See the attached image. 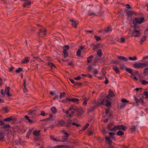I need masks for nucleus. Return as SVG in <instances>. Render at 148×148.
I'll return each mask as SVG.
<instances>
[{
    "mask_svg": "<svg viewBox=\"0 0 148 148\" xmlns=\"http://www.w3.org/2000/svg\"><path fill=\"white\" fill-rule=\"evenodd\" d=\"M144 20V18L143 17H141L140 18L138 17H135L133 19L132 24L133 25H131V26L133 27L134 30H136L139 28V26L137 25V24H141Z\"/></svg>",
    "mask_w": 148,
    "mask_h": 148,
    "instance_id": "1",
    "label": "nucleus"
},
{
    "mask_svg": "<svg viewBox=\"0 0 148 148\" xmlns=\"http://www.w3.org/2000/svg\"><path fill=\"white\" fill-rule=\"evenodd\" d=\"M147 64L145 63H142L138 62L135 63L133 65V66L135 68H142L146 67Z\"/></svg>",
    "mask_w": 148,
    "mask_h": 148,
    "instance_id": "2",
    "label": "nucleus"
},
{
    "mask_svg": "<svg viewBox=\"0 0 148 148\" xmlns=\"http://www.w3.org/2000/svg\"><path fill=\"white\" fill-rule=\"evenodd\" d=\"M75 146L74 143H71L70 144L66 146L65 145H57L55 146L56 148H60V147H66V148H73Z\"/></svg>",
    "mask_w": 148,
    "mask_h": 148,
    "instance_id": "3",
    "label": "nucleus"
},
{
    "mask_svg": "<svg viewBox=\"0 0 148 148\" xmlns=\"http://www.w3.org/2000/svg\"><path fill=\"white\" fill-rule=\"evenodd\" d=\"M77 114L75 115L76 116H79L83 114L84 111L83 109L81 107H77L75 110Z\"/></svg>",
    "mask_w": 148,
    "mask_h": 148,
    "instance_id": "4",
    "label": "nucleus"
},
{
    "mask_svg": "<svg viewBox=\"0 0 148 148\" xmlns=\"http://www.w3.org/2000/svg\"><path fill=\"white\" fill-rule=\"evenodd\" d=\"M132 31L133 32L131 37H132L134 36V37H138L141 35V33L139 31L137 30H133Z\"/></svg>",
    "mask_w": 148,
    "mask_h": 148,
    "instance_id": "5",
    "label": "nucleus"
},
{
    "mask_svg": "<svg viewBox=\"0 0 148 148\" xmlns=\"http://www.w3.org/2000/svg\"><path fill=\"white\" fill-rule=\"evenodd\" d=\"M46 31L45 28H43L40 29L39 32H38V35L41 37H43L46 35Z\"/></svg>",
    "mask_w": 148,
    "mask_h": 148,
    "instance_id": "6",
    "label": "nucleus"
},
{
    "mask_svg": "<svg viewBox=\"0 0 148 148\" xmlns=\"http://www.w3.org/2000/svg\"><path fill=\"white\" fill-rule=\"evenodd\" d=\"M127 127L126 126H124L123 125H116V127L114 129H115V131L117 130H122L123 131H125Z\"/></svg>",
    "mask_w": 148,
    "mask_h": 148,
    "instance_id": "7",
    "label": "nucleus"
},
{
    "mask_svg": "<svg viewBox=\"0 0 148 148\" xmlns=\"http://www.w3.org/2000/svg\"><path fill=\"white\" fill-rule=\"evenodd\" d=\"M113 123H109L108 125H107V128L108 130L110 131H112L114 132H115V129H114V128H115L116 127V125L114 126L113 128H112V127L114 125Z\"/></svg>",
    "mask_w": 148,
    "mask_h": 148,
    "instance_id": "8",
    "label": "nucleus"
},
{
    "mask_svg": "<svg viewBox=\"0 0 148 148\" xmlns=\"http://www.w3.org/2000/svg\"><path fill=\"white\" fill-rule=\"evenodd\" d=\"M108 93L109 94L107 96V98H108V99L109 100H110V98L111 97H115V95L113 92V91L111 89H109Z\"/></svg>",
    "mask_w": 148,
    "mask_h": 148,
    "instance_id": "9",
    "label": "nucleus"
},
{
    "mask_svg": "<svg viewBox=\"0 0 148 148\" xmlns=\"http://www.w3.org/2000/svg\"><path fill=\"white\" fill-rule=\"evenodd\" d=\"M65 123L64 121L62 120H61L60 121H58V123L56 125V126L57 127L62 126L65 124Z\"/></svg>",
    "mask_w": 148,
    "mask_h": 148,
    "instance_id": "10",
    "label": "nucleus"
},
{
    "mask_svg": "<svg viewBox=\"0 0 148 148\" xmlns=\"http://www.w3.org/2000/svg\"><path fill=\"white\" fill-rule=\"evenodd\" d=\"M105 141L108 144H110V143H113L114 144V143H113L112 141V140L110 139V136H106L105 137Z\"/></svg>",
    "mask_w": 148,
    "mask_h": 148,
    "instance_id": "11",
    "label": "nucleus"
},
{
    "mask_svg": "<svg viewBox=\"0 0 148 148\" xmlns=\"http://www.w3.org/2000/svg\"><path fill=\"white\" fill-rule=\"evenodd\" d=\"M112 68L116 73L119 74L120 73L119 68L116 66H112Z\"/></svg>",
    "mask_w": 148,
    "mask_h": 148,
    "instance_id": "12",
    "label": "nucleus"
},
{
    "mask_svg": "<svg viewBox=\"0 0 148 148\" xmlns=\"http://www.w3.org/2000/svg\"><path fill=\"white\" fill-rule=\"evenodd\" d=\"M69 79L71 81V82L73 84H75V85L81 86L82 85V84L81 83H80V82L77 83V82H75L74 80L71 79L70 78H69Z\"/></svg>",
    "mask_w": 148,
    "mask_h": 148,
    "instance_id": "13",
    "label": "nucleus"
},
{
    "mask_svg": "<svg viewBox=\"0 0 148 148\" xmlns=\"http://www.w3.org/2000/svg\"><path fill=\"white\" fill-rule=\"evenodd\" d=\"M40 130L38 131L37 130H34L33 132V134L34 136H38L40 135Z\"/></svg>",
    "mask_w": 148,
    "mask_h": 148,
    "instance_id": "14",
    "label": "nucleus"
},
{
    "mask_svg": "<svg viewBox=\"0 0 148 148\" xmlns=\"http://www.w3.org/2000/svg\"><path fill=\"white\" fill-rule=\"evenodd\" d=\"M29 59L28 57H25L24 59L22 60V63L23 64L27 63L29 62Z\"/></svg>",
    "mask_w": 148,
    "mask_h": 148,
    "instance_id": "15",
    "label": "nucleus"
},
{
    "mask_svg": "<svg viewBox=\"0 0 148 148\" xmlns=\"http://www.w3.org/2000/svg\"><path fill=\"white\" fill-rule=\"evenodd\" d=\"M144 98L143 96L142 95L141 96V97L139 99H138V101H139L138 103H140L143 105H144L145 103V102L144 101L143 98Z\"/></svg>",
    "mask_w": 148,
    "mask_h": 148,
    "instance_id": "16",
    "label": "nucleus"
},
{
    "mask_svg": "<svg viewBox=\"0 0 148 148\" xmlns=\"http://www.w3.org/2000/svg\"><path fill=\"white\" fill-rule=\"evenodd\" d=\"M97 107L95 106L90 107L89 108L87 109V110L88 112H92Z\"/></svg>",
    "mask_w": 148,
    "mask_h": 148,
    "instance_id": "17",
    "label": "nucleus"
},
{
    "mask_svg": "<svg viewBox=\"0 0 148 148\" xmlns=\"http://www.w3.org/2000/svg\"><path fill=\"white\" fill-rule=\"evenodd\" d=\"M63 53L64 55V58H66L68 56V53L67 51L63 47Z\"/></svg>",
    "mask_w": 148,
    "mask_h": 148,
    "instance_id": "18",
    "label": "nucleus"
},
{
    "mask_svg": "<svg viewBox=\"0 0 148 148\" xmlns=\"http://www.w3.org/2000/svg\"><path fill=\"white\" fill-rule=\"evenodd\" d=\"M118 58L119 59H120V60H123L124 61L127 62L128 60V59L125 57L122 56H118Z\"/></svg>",
    "mask_w": 148,
    "mask_h": 148,
    "instance_id": "19",
    "label": "nucleus"
},
{
    "mask_svg": "<svg viewBox=\"0 0 148 148\" xmlns=\"http://www.w3.org/2000/svg\"><path fill=\"white\" fill-rule=\"evenodd\" d=\"M68 136H62V140H58L59 141H61L63 142H66L68 139Z\"/></svg>",
    "mask_w": 148,
    "mask_h": 148,
    "instance_id": "20",
    "label": "nucleus"
},
{
    "mask_svg": "<svg viewBox=\"0 0 148 148\" xmlns=\"http://www.w3.org/2000/svg\"><path fill=\"white\" fill-rule=\"evenodd\" d=\"M13 116H11L7 118L3 119V121H10L12 120H14V119L12 118Z\"/></svg>",
    "mask_w": 148,
    "mask_h": 148,
    "instance_id": "21",
    "label": "nucleus"
},
{
    "mask_svg": "<svg viewBox=\"0 0 148 148\" xmlns=\"http://www.w3.org/2000/svg\"><path fill=\"white\" fill-rule=\"evenodd\" d=\"M77 108L76 106L74 104L71 105L69 108V110H73L75 111Z\"/></svg>",
    "mask_w": 148,
    "mask_h": 148,
    "instance_id": "22",
    "label": "nucleus"
},
{
    "mask_svg": "<svg viewBox=\"0 0 148 148\" xmlns=\"http://www.w3.org/2000/svg\"><path fill=\"white\" fill-rule=\"evenodd\" d=\"M47 65L48 66H50L51 68H53V67H54L55 68L56 67V66L54 65L53 63H51L50 62H48L47 63Z\"/></svg>",
    "mask_w": 148,
    "mask_h": 148,
    "instance_id": "23",
    "label": "nucleus"
},
{
    "mask_svg": "<svg viewBox=\"0 0 148 148\" xmlns=\"http://www.w3.org/2000/svg\"><path fill=\"white\" fill-rule=\"evenodd\" d=\"M92 55H90L87 58V62L88 63H90L92 61V58H93Z\"/></svg>",
    "mask_w": 148,
    "mask_h": 148,
    "instance_id": "24",
    "label": "nucleus"
},
{
    "mask_svg": "<svg viewBox=\"0 0 148 148\" xmlns=\"http://www.w3.org/2000/svg\"><path fill=\"white\" fill-rule=\"evenodd\" d=\"M24 118L25 119L27 120L28 121L29 123L30 124H32V123H34L33 121L32 120L29 119V117L27 116H24Z\"/></svg>",
    "mask_w": 148,
    "mask_h": 148,
    "instance_id": "25",
    "label": "nucleus"
},
{
    "mask_svg": "<svg viewBox=\"0 0 148 148\" xmlns=\"http://www.w3.org/2000/svg\"><path fill=\"white\" fill-rule=\"evenodd\" d=\"M147 38V36H143L140 40V44H142L144 41L146 40Z\"/></svg>",
    "mask_w": 148,
    "mask_h": 148,
    "instance_id": "26",
    "label": "nucleus"
},
{
    "mask_svg": "<svg viewBox=\"0 0 148 148\" xmlns=\"http://www.w3.org/2000/svg\"><path fill=\"white\" fill-rule=\"evenodd\" d=\"M136 129V126L134 125H132L130 128V130L131 133L134 132L135 131Z\"/></svg>",
    "mask_w": 148,
    "mask_h": 148,
    "instance_id": "27",
    "label": "nucleus"
},
{
    "mask_svg": "<svg viewBox=\"0 0 148 148\" xmlns=\"http://www.w3.org/2000/svg\"><path fill=\"white\" fill-rule=\"evenodd\" d=\"M31 4V2L30 1H28L24 3L23 4V7L25 8V7H26L27 5H30Z\"/></svg>",
    "mask_w": 148,
    "mask_h": 148,
    "instance_id": "28",
    "label": "nucleus"
},
{
    "mask_svg": "<svg viewBox=\"0 0 148 148\" xmlns=\"http://www.w3.org/2000/svg\"><path fill=\"white\" fill-rule=\"evenodd\" d=\"M116 134L118 136H121L124 134V133L121 130H119L116 132Z\"/></svg>",
    "mask_w": 148,
    "mask_h": 148,
    "instance_id": "29",
    "label": "nucleus"
},
{
    "mask_svg": "<svg viewBox=\"0 0 148 148\" xmlns=\"http://www.w3.org/2000/svg\"><path fill=\"white\" fill-rule=\"evenodd\" d=\"M135 13V12L133 11H129L127 13V16L128 17L129 16H130L132 14H134Z\"/></svg>",
    "mask_w": 148,
    "mask_h": 148,
    "instance_id": "30",
    "label": "nucleus"
},
{
    "mask_svg": "<svg viewBox=\"0 0 148 148\" xmlns=\"http://www.w3.org/2000/svg\"><path fill=\"white\" fill-rule=\"evenodd\" d=\"M72 102H75L77 104H78L79 103V99L77 98H72Z\"/></svg>",
    "mask_w": 148,
    "mask_h": 148,
    "instance_id": "31",
    "label": "nucleus"
},
{
    "mask_svg": "<svg viewBox=\"0 0 148 148\" xmlns=\"http://www.w3.org/2000/svg\"><path fill=\"white\" fill-rule=\"evenodd\" d=\"M4 133L3 132H0V140H1L4 138Z\"/></svg>",
    "mask_w": 148,
    "mask_h": 148,
    "instance_id": "32",
    "label": "nucleus"
},
{
    "mask_svg": "<svg viewBox=\"0 0 148 148\" xmlns=\"http://www.w3.org/2000/svg\"><path fill=\"white\" fill-rule=\"evenodd\" d=\"M125 70L128 73H130L131 74L133 75V73H132L133 71H132V70L130 68H125Z\"/></svg>",
    "mask_w": 148,
    "mask_h": 148,
    "instance_id": "33",
    "label": "nucleus"
},
{
    "mask_svg": "<svg viewBox=\"0 0 148 148\" xmlns=\"http://www.w3.org/2000/svg\"><path fill=\"white\" fill-rule=\"evenodd\" d=\"M78 23L77 21H75L72 23V25L74 28H76Z\"/></svg>",
    "mask_w": 148,
    "mask_h": 148,
    "instance_id": "34",
    "label": "nucleus"
},
{
    "mask_svg": "<svg viewBox=\"0 0 148 148\" xmlns=\"http://www.w3.org/2000/svg\"><path fill=\"white\" fill-rule=\"evenodd\" d=\"M97 53L99 57H100L101 56L102 53V51L101 49H99L97 51Z\"/></svg>",
    "mask_w": 148,
    "mask_h": 148,
    "instance_id": "35",
    "label": "nucleus"
},
{
    "mask_svg": "<svg viewBox=\"0 0 148 148\" xmlns=\"http://www.w3.org/2000/svg\"><path fill=\"white\" fill-rule=\"evenodd\" d=\"M112 31V29L109 27H107L104 30V32L105 33H107L108 32H111Z\"/></svg>",
    "mask_w": 148,
    "mask_h": 148,
    "instance_id": "36",
    "label": "nucleus"
},
{
    "mask_svg": "<svg viewBox=\"0 0 148 148\" xmlns=\"http://www.w3.org/2000/svg\"><path fill=\"white\" fill-rule=\"evenodd\" d=\"M51 110L53 113H55L56 112V109L55 107L53 106L52 107L51 109Z\"/></svg>",
    "mask_w": 148,
    "mask_h": 148,
    "instance_id": "37",
    "label": "nucleus"
},
{
    "mask_svg": "<svg viewBox=\"0 0 148 148\" xmlns=\"http://www.w3.org/2000/svg\"><path fill=\"white\" fill-rule=\"evenodd\" d=\"M2 110H3L6 113H8L9 112L8 108L6 107H3Z\"/></svg>",
    "mask_w": 148,
    "mask_h": 148,
    "instance_id": "38",
    "label": "nucleus"
},
{
    "mask_svg": "<svg viewBox=\"0 0 148 148\" xmlns=\"http://www.w3.org/2000/svg\"><path fill=\"white\" fill-rule=\"evenodd\" d=\"M89 126V124L88 123H87L85 126H84L82 128V130H84L86 129Z\"/></svg>",
    "mask_w": 148,
    "mask_h": 148,
    "instance_id": "39",
    "label": "nucleus"
},
{
    "mask_svg": "<svg viewBox=\"0 0 148 148\" xmlns=\"http://www.w3.org/2000/svg\"><path fill=\"white\" fill-rule=\"evenodd\" d=\"M128 58L129 60H134L137 59V58L136 56H134L133 58L131 57H129Z\"/></svg>",
    "mask_w": 148,
    "mask_h": 148,
    "instance_id": "40",
    "label": "nucleus"
},
{
    "mask_svg": "<svg viewBox=\"0 0 148 148\" xmlns=\"http://www.w3.org/2000/svg\"><path fill=\"white\" fill-rule=\"evenodd\" d=\"M60 95L59 97L60 99H61L63 97H64L66 95V93L64 92H63V93L60 92Z\"/></svg>",
    "mask_w": 148,
    "mask_h": 148,
    "instance_id": "41",
    "label": "nucleus"
},
{
    "mask_svg": "<svg viewBox=\"0 0 148 148\" xmlns=\"http://www.w3.org/2000/svg\"><path fill=\"white\" fill-rule=\"evenodd\" d=\"M108 101V99H104L102 101H101V105H105V103L106 102V101Z\"/></svg>",
    "mask_w": 148,
    "mask_h": 148,
    "instance_id": "42",
    "label": "nucleus"
},
{
    "mask_svg": "<svg viewBox=\"0 0 148 148\" xmlns=\"http://www.w3.org/2000/svg\"><path fill=\"white\" fill-rule=\"evenodd\" d=\"M49 118H47V119H43V120H42V121H49V120H50V119H51V118L52 117H53V116L52 115H51V114H50L49 115Z\"/></svg>",
    "mask_w": 148,
    "mask_h": 148,
    "instance_id": "43",
    "label": "nucleus"
},
{
    "mask_svg": "<svg viewBox=\"0 0 148 148\" xmlns=\"http://www.w3.org/2000/svg\"><path fill=\"white\" fill-rule=\"evenodd\" d=\"M100 99H98L97 100V101L95 102V104L96 105L98 106H100L101 105V101H100Z\"/></svg>",
    "mask_w": 148,
    "mask_h": 148,
    "instance_id": "44",
    "label": "nucleus"
},
{
    "mask_svg": "<svg viewBox=\"0 0 148 148\" xmlns=\"http://www.w3.org/2000/svg\"><path fill=\"white\" fill-rule=\"evenodd\" d=\"M143 95L146 97H145V99L148 98V91H146L143 92Z\"/></svg>",
    "mask_w": 148,
    "mask_h": 148,
    "instance_id": "45",
    "label": "nucleus"
},
{
    "mask_svg": "<svg viewBox=\"0 0 148 148\" xmlns=\"http://www.w3.org/2000/svg\"><path fill=\"white\" fill-rule=\"evenodd\" d=\"M88 136H90L93 134L92 131L90 130L89 129H88Z\"/></svg>",
    "mask_w": 148,
    "mask_h": 148,
    "instance_id": "46",
    "label": "nucleus"
},
{
    "mask_svg": "<svg viewBox=\"0 0 148 148\" xmlns=\"http://www.w3.org/2000/svg\"><path fill=\"white\" fill-rule=\"evenodd\" d=\"M23 70L22 68L21 67L18 68L17 70H16V73H19Z\"/></svg>",
    "mask_w": 148,
    "mask_h": 148,
    "instance_id": "47",
    "label": "nucleus"
},
{
    "mask_svg": "<svg viewBox=\"0 0 148 148\" xmlns=\"http://www.w3.org/2000/svg\"><path fill=\"white\" fill-rule=\"evenodd\" d=\"M106 103L105 105V106L108 107H109L110 106L111 104V103L110 101H109L108 99V101H106Z\"/></svg>",
    "mask_w": 148,
    "mask_h": 148,
    "instance_id": "48",
    "label": "nucleus"
},
{
    "mask_svg": "<svg viewBox=\"0 0 148 148\" xmlns=\"http://www.w3.org/2000/svg\"><path fill=\"white\" fill-rule=\"evenodd\" d=\"M126 104L125 103H123L121 104L120 106V109H123L125 106Z\"/></svg>",
    "mask_w": 148,
    "mask_h": 148,
    "instance_id": "49",
    "label": "nucleus"
},
{
    "mask_svg": "<svg viewBox=\"0 0 148 148\" xmlns=\"http://www.w3.org/2000/svg\"><path fill=\"white\" fill-rule=\"evenodd\" d=\"M28 30L29 33H32L34 32L35 29L31 28H29L28 29Z\"/></svg>",
    "mask_w": 148,
    "mask_h": 148,
    "instance_id": "50",
    "label": "nucleus"
},
{
    "mask_svg": "<svg viewBox=\"0 0 148 148\" xmlns=\"http://www.w3.org/2000/svg\"><path fill=\"white\" fill-rule=\"evenodd\" d=\"M31 131L30 130L28 131L26 134V137L29 138L30 134L31 133Z\"/></svg>",
    "mask_w": 148,
    "mask_h": 148,
    "instance_id": "51",
    "label": "nucleus"
},
{
    "mask_svg": "<svg viewBox=\"0 0 148 148\" xmlns=\"http://www.w3.org/2000/svg\"><path fill=\"white\" fill-rule=\"evenodd\" d=\"M121 101H122L123 103L128 102L129 101H127L126 99H122Z\"/></svg>",
    "mask_w": 148,
    "mask_h": 148,
    "instance_id": "52",
    "label": "nucleus"
},
{
    "mask_svg": "<svg viewBox=\"0 0 148 148\" xmlns=\"http://www.w3.org/2000/svg\"><path fill=\"white\" fill-rule=\"evenodd\" d=\"M3 128H10V126L9 124H7L3 126Z\"/></svg>",
    "mask_w": 148,
    "mask_h": 148,
    "instance_id": "53",
    "label": "nucleus"
},
{
    "mask_svg": "<svg viewBox=\"0 0 148 148\" xmlns=\"http://www.w3.org/2000/svg\"><path fill=\"white\" fill-rule=\"evenodd\" d=\"M95 38L97 41H98L101 39V38L99 36H95Z\"/></svg>",
    "mask_w": 148,
    "mask_h": 148,
    "instance_id": "54",
    "label": "nucleus"
},
{
    "mask_svg": "<svg viewBox=\"0 0 148 148\" xmlns=\"http://www.w3.org/2000/svg\"><path fill=\"white\" fill-rule=\"evenodd\" d=\"M88 15L89 16H91L92 15H95V13L94 12H91V11H88Z\"/></svg>",
    "mask_w": 148,
    "mask_h": 148,
    "instance_id": "55",
    "label": "nucleus"
},
{
    "mask_svg": "<svg viewBox=\"0 0 148 148\" xmlns=\"http://www.w3.org/2000/svg\"><path fill=\"white\" fill-rule=\"evenodd\" d=\"M77 55L78 56H80L81 55V51L79 49L77 52Z\"/></svg>",
    "mask_w": 148,
    "mask_h": 148,
    "instance_id": "56",
    "label": "nucleus"
},
{
    "mask_svg": "<svg viewBox=\"0 0 148 148\" xmlns=\"http://www.w3.org/2000/svg\"><path fill=\"white\" fill-rule=\"evenodd\" d=\"M134 100H135V102L136 103L138 104V102L139 101H138V99L135 96H134Z\"/></svg>",
    "mask_w": 148,
    "mask_h": 148,
    "instance_id": "57",
    "label": "nucleus"
},
{
    "mask_svg": "<svg viewBox=\"0 0 148 148\" xmlns=\"http://www.w3.org/2000/svg\"><path fill=\"white\" fill-rule=\"evenodd\" d=\"M71 126V124L69 123L68 122H67L65 125V127H69Z\"/></svg>",
    "mask_w": 148,
    "mask_h": 148,
    "instance_id": "58",
    "label": "nucleus"
},
{
    "mask_svg": "<svg viewBox=\"0 0 148 148\" xmlns=\"http://www.w3.org/2000/svg\"><path fill=\"white\" fill-rule=\"evenodd\" d=\"M141 83L143 85H145L147 84H148V82L146 81L145 80H143L142 81Z\"/></svg>",
    "mask_w": 148,
    "mask_h": 148,
    "instance_id": "59",
    "label": "nucleus"
},
{
    "mask_svg": "<svg viewBox=\"0 0 148 148\" xmlns=\"http://www.w3.org/2000/svg\"><path fill=\"white\" fill-rule=\"evenodd\" d=\"M93 72L94 74L97 75L98 73V71L96 69H95Z\"/></svg>",
    "mask_w": 148,
    "mask_h": 148,
    "instance_id": "60",
    "label": "nucleus"
},
{
    "mask_svg": "<svg viewBox=\"0 0 148 148\" xmlns=\"http://www.w3.org/2000/svg\"><path fill=\"white\" fill-rule=\"evenodd\" d=\"M34 113L32 110H31L28 111V114L29 115H31L32 114H34Z\"/></svg>",
    "mask_w": 148,
    "mask_h": 148,
    "instance_id": "61",
    "label": "nucleus"
},
{
    "mask_svg": "<svg viewBox=\"0 0 148 148\" xmlns=\"http://www.w3.org/2000/svg\"><path fill=\"white\" fill-rule=\"evenodd\" d=\"M112 63L113 64H118L119 63H118V61L117 60H112L111 61Z\"/></svg>",
    "mask_w": 148,
    "mask_h": 148,
    "instance_id": "62",
    "label": "nucleus"
},
{
    "mask_svg": "<svg viewBox=\"0 0 148 148\" xmlns=\"http://www.w3.org/2000/svg\"><path fill=\"white\" fill-rule=\"evenodd\" d=\"M131 77H132V78H133L135 80H138L137 78L136 77V76L134 74H133V75H132L131 76Z\"/></svg>",
    "mask_w": 148,
    "mask_h": 148,
    "instance_id": "63",
    "label": "nucleus"
},
{
    "mask_svg": "<svg viewBox=\"0 0 148 148\" xmlns=\"http://www.w3.org/2000/svg\"><path fill=\"white\" fill-rule=\"evenodd\" d=\"M120 66L121 68L122 69H124L125 68H126V67L124 66V64H121L120 65Z\"/></svg>",
    "mask_w": 148,
    "mask_h": 148,
    "instance_id": "64",
    "label": "nucleus"
}]
</instances>
